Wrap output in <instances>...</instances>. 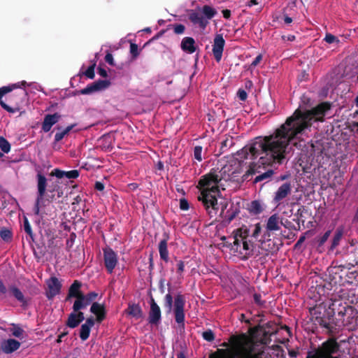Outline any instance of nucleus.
<instances>
[{
    "label": "nucleus",
    "instance_id": "f257e3e1",
    "mask_svg": "<svg viewBox=\"0 0 358 358\" xmlns=\"http://www.w3.org/2000/svg\"><path fill=\"white\" fill-rule=\"evenodd\" d=\"M331 107V103L324 101L310 110L302 111L296 109L273 134L266 136L264 138H258L252 150L266 152L270 162L275 159L282 162L285 149L287 148L290 142L311 127L313 122H324V117Z\"/></svg>",
    "mask_w": 358,
    "mask_h": 358
},
{
    "label": "nucleus",
    "instance_id": "f03ea898",
    "mask_svg": "<svg viewBox=\"0 0 358 358\" xmlns=\"http://www.w3.org/2000/svg\"><path fill=\"white\" fill-rule=\"evenodd\" d=\"M223 179L222 170L212 169L209 173L202 176L197 185L200 190L198 200L201 203L210 217L217 213L219 206L217 196H220V182Z\"/></svg>",
    "mask_w": 358,
    "mask_h": 358
},
{
    "label": "nucleus",
    "instance_id": "7ed1b4c3",
    "mask_svg": "<svg viewBox=\"0 0 358 358\" xmlns=\"http://www.w3.org/2000/svg\"><path fill=\"white\" fill-rule=\"evenodd\" d=\"M266 136L256 137L250 144L245 145L241 149L240 152H238V155H240L241 158L243 159H248L249 155L251 156L252 159L257 158L259 156L258 162L250 164L249 169L243 176L245 179H247L248 176L258 173L259 175L257 176L253 180L254 183H257L263 180L269 181L274 174V171L269 169L265 172L262 173V169H264L265 166H271L273 164H282L286 158L287 148L285 149V152L283 154L284 158L282 159V162H278L275 159L274 161L270 162L268 160V156L266 155V152L259 150H253L252 148L255 146V143L258 141V138H264Z\"/></svg>",
    "mask_w": 358,
    "mask_h": 358
},
{
    "label": "nucleus",
    "instance_id": "20e7f679",
    "mask_svg": "<svg viewBox=\"0 0 358 358\" xmlns=\"http://www.w3.org/2000/svg\"><path fill=\"white\" fill-rule=\"evenodd\" d=\"M339 303V299H331L328 308L320 304L309 309L310 320L322 332L334 336L341 331L342 322L335 317Z\"/></svg>",
    "mask_w": 358,
    "mask_h": 358
},
{
    "label": "nucleus",
    "instance_id": "39448f33",
    "mask_svg": "<svg viewBox=\"0 0 358 358\" xmlns=\"http://www.w3.org/2000/svg\"><path fill=\"white\" fill-rule=\"evenodd\" d=\"M271 334L266 331L263 326L257 325L254 327L250 328L248 334L242 333L238 335H232L229 337V343L231 346L234 347V343H237L235 338L241 339L240 343H247L249 346L252 345V348H257L262 350L264 356V358H268V355L265 352V345L271 342Z\"/></svg>",
    "mask_w": 358,
    "mask_h": 358
},
{
    "label": "nucleus",
    "instance_id": "423d86ee",
    "mask_svg": "<svg viewBox=\"0 0 358 358\" xmlns=\"http://www.w3.org/2000/svg\"><path fill=\"white\" fill-rule=\"evenodd\" d=\"M237 343L231 346L229 349L218 348L215 352L209 355V358H264L262 350L257 348H252V345L248 343H240L241 339L235 338Z\"/></svg>",
    "mask_w": 358,
    "mask_h": 358
},
{
    "label": "nucleus",
    "instance_id": "0eeeda50",
    "mask_svg": "<svg viewBox=\"0 0 358 358\" xmlns=\"http://www.w3.org/2000/svg\"><path fill=\"white\" fill-rule=\"evenodd\" d=\"M345 344V340L338 343L335 338H329L322 343L315 350L309 352L306 358H343L341 352V345Z\"/></svg>",
    "mask_w": 358,
    "mask_h": 358
},
{
    "label": "nucleus",
    "instance_id": "6e6552de",
    "mask_svg": "<svg viewBox=\"0 0 358 358\" xmlns=\"http://www.w3.org/2000/svg\"><path fill=\"white\" fill-rule=\"evenodd\" d=\"M27 85V82L22 80L21 82H18L17 83L11 84L7 86H3L0 87V106L7 112L10 113H14L20 110V105L22 103L24 98L27 96V91L23 89L20 93H18L16 96H12V101L13 103V107L10 106L7 103H6L2 98L3 96L12 92L15 89L22 88L24 87Z\"/></svg>",
    "mask_w": 358,
    "mask_h": 358
},
{
    "label": "nucleus",
    "instance_id": "1a4fd4ad",
    "mask_svg": "<svg viewBox=\"0 0 358 358\" xmlns=\"http://www.w3.org/2000/svg\"><path fill=\"white\" fill-rule=\"evenodd\" d=\"M339 306L337 307L338 320L342 322L341 330L345 327L349 331H353L358 327V311L353 306H349L346 302L339 299Z\"/></svg>",
    "mask_w": 358,
    "mask_h": 358
},
{
    "label": "nucleus",
    "instance_id": "9d476101",
    "mask_svg": "<svg viewBox=\"0 0 358 358\" xmlns=\"http://www.w3.org/2000/svg\"><path fill=\"white\" fill-rule=\"evenodd\" d=\"M0 296L2 299L14 298L24 310L29 306L31 300L30 298L24 296L22 291L17 285L11 284L6 286L1 279H0Z\"/></svg>",
    "mask_w": 358,
    "mask_h": 358
},
{
    "label": "nucleus",
    "instance_id": "9b49d317",
    "mask_svg": "<svg viewBox=\"0 0 358 358\" xmlns=\"http://www.w3.org/2000/svg\"><path fill=\"white\" fill-rule=\"evenodd\" d=\"M37 178V196L34 205V213L38 215L40 212V204L43 201L46 194L48 186L47 179L41 172L36 175Z\"/></svg>",
    "mask_w": 358,
    "mask_h": 358
},
{
    "label": "nucleus",
    "instance_id": "f8f14e48",
    "mask_svg": "<svg viewBox=\"0 0 358 358\" xmlns=\"http://www.w3.org/2000/svg\"><path fill=\"white\" fill-rule=\"evenodd\" d=\"M185 296L181 294H178L174 299L173 312L176 322L178 324H182V327L185 326Z\"/></svg>",
    "mask_w": 358,
    "mask_h": 358
},
{
    "label": "nucleus",
    "instance_id": "ddd939ff",
    "mask_svg": "<svg viewBox=\"0 0 358 358\" xmlns=\"http://www.w3.org/2000/svg\"><path fill=\"white\" fill-rule=\"evenodd\" d=\"M249 235V229L245 226H243L232 233V235L229 236V240L233 241L234 246L233 250L236 252L241 251L242 243L243 239H248Z\"/></svg>",
    "mask_w": 358,
    "mask_h": 358
},
{
    "label": "nucleus",
    "instance_id": "4468645a",
    "mask_svg": "<svg viewBox=\"0 0 358 358\" xmlns=\"http://www.w3.org/2000/svg\"><path fill=\"white\" fill-rule=\"evenodd\" d=\"M103 262L107 272L111 274L118 263L117 253L110 247L103 248Z\"/></svg>",
    "mask_w": 358,
    "mask_h": 358
},
{
    "label": "nucleus",
    "instance_id": "2eb2a0df",
    "mask_svg": "<svg viewBox=\"0 0 358 358\" xmlns=\"http://www.w3.org/2000/svg\"><path fill=\"white\" fill-rule=\"evenodd\" d=\"M150 306L148 322L151 325L158 326L162 319V313L159 306L152 296L150 297Z\"/></svg>",
    "mask_w": 358,
    "mask_h": 358
},
{
    "label": "nucleus",
    "instance_id": "dca6fc26",
    "mask_svg": "<svg viewBox=\"0 0 358 358\" xmlns=\"http://www.w3.org/2000/svg\"><path fill=\"white\" fill-rule=\"evenodd\" d=\"M46 284L48 289L45 292V296L49 300H51L60 293L62 285L55 276L49 278L46 281Z\"/></svg>",
    "mask_w": 358,
    "mask_h": 358
},
{
    "label": "nucleus",
    "instance_id": "f3484780",
    "mask_svg": "<svg viewBox=\"0 0 358 358\" xmlns=\"http://www.w3.org/2000/svg\"><path fill=\"white\" fill-rule=\"evenodd\" d=\"M110 85V82L106 80H99L91 84H89L86 87L80 90V94H90L96 92L101 91L108 88Z\"/></svg>",
    "mask_w": 358,
    "mask_h": 358
},
{
    "label": "nucleus",
    "instance_id": "a211bd4d",
    "mask_svg": "<svg viewBox=\"0 0 358 358\" xmlns=\"http://www.w3.org/2000/svg\"><path fill=\"white\" fill-rule=\"evenodd\" d=\"M225 41L222 34H216L213 45V53L217 62H220L224 50Z\"/></svg>",
    "mask_w": 358,
    "mask_h": 358
},
{
    "label": "nucleus",
    "instance_id": "6ab92c4d",
    "mask_svg": "<svg viewBox=\"0 0 358 358\" xmlns=\"http://www.w3.org/2000/svg\"><path fill=\"white\" fill-rule=\"evenodd\" d=\"M292 191L290 182H285L281 185L275 192L273 201L275 203H280L282 200L286 198Z\"/></svg>",
    "mask_w": 358,
    "mask_h": 358
},
{
    "label": "nucleus",
    "instance_id": "aec40b11",
    "mask_svg": "<svg viewBox=\"0 0 358 358\" xmlns=\"http://www.w3.org/2000/svg\"><path fill=\"white\" fill-rule=\"evenodd\" d=\"M61 117V115L58 113L45 115L42 123L41 129L45 133L50 131L52 127L59 122Z\"/></svg>",
    "mask_w": 358,
    "mask_h": 358
},
{
    "label": "nucleus",
    "instance_id": "412c9836",
    "mask_svg": "<svg viewBox=\"0 0 358 358\" xmlns=\"http://www.w3.org/2000/svg\"><path fill=\"white\" fill-rule=\"evenodd\" d=\"M188 18L194 24H198L200 28L204 29L208 24V21L205 17L194 10H190L188 14Z\"/></svg>",
    "mask_w": 358,
    "mask_h": 358
},
{
    "label": "nucleus",
    "instance_id": "4be33fe9",
    "mask_svg": "<svg viewBox=\"0 0 358 358\" xmlns=\"http://www.w3.org/2000/svg\"><path fill=\"white\" fill-rule=\"evenodd\" d=\"M20 343L13 338L4 340L1 343V349L6 354H10L18 350L20 347Z\"/></svg>",
    "mask_w": 358,
    "mask_h": 358
},
{
    "label": "nucleus",
    "instance_id": "5701e85b",
    "mask_svg": "<svg viewBox=\"0 0 358 358\" xmlns=\"http://www.w3.org/2000/svg\"><path fill=\"white\" fill-rule=\"evenodd\" d=\"M90 312L96 315V320L99 323L106 318V311L103 304L97 302L92 303Z\"/></svg>",
    "mask_w": 358,
    "mask_h": 358
},
{
    "label": "nucleus",
    "instance_id": "b1692460",
    "mask_svg": "<svg viewBox=\"0 0 358 358\" xmlns=\"http://www.w3.org/2000/svg\"><path fill=\"white\" fill-rule=\"evenodd\" d=\"M82 283L78 280H75L69 288L67 296L65 299L66 301H69L71 298H78L83 296L80 290Z\"/></svg>",
    "mask_w": 358,
    "mask_h": 358
},
{
    "label": "nucleus",
    "instance_id": "393cba45",
    "mask_svg": "<svg viewBox=\"0 0 358 358\" xmlns=\"http://www.w3.org/2000/svg\"><path fill=\"white\" fill-rule=\"evenodd\" d=\"M279 217L277 214H273L267 220L266 231L264 234V238L270 237V232L273 231H278L280 229L279 227Z\"/></svg>",
    "mask_w": 358,
    "mask_h": 358
},
{
    "label": "nucleus",
    "instance_id": "a878e982",
    "mask_svg": "<svg viewBox=\"0 0 358 358\" xmlns=\"http://www.w3.org/2000/svg\"><path fill=\"white\" fill-rule=\"evenodd\" d=\"M164 238L160 241L158 245V249L161 259L167 263L169 261V250L167 245V242L169 237V235L166 233L164 234Z\"/></svg>",
    "mask_w": 358,
    "mask_h": 358
},
{
    "label": "nucleus",
    "instance_id": "bb28decb",
    "mask_svg": "<svg viewBox=\"0 0 358 358\" xmlns=\"http://www.w3.org/2000/svg\"><path fill=\"white\" fill-rule=\"evenodd\" d=\"M124 311L127 315L136 320L141 319L143 316V310L138 303H129Z\"/></svg>",
    "mask_w": 358,
    "mask_h": 358
},
{
    "label": "nucleus",
    "instance_id": "cd10ccee",
    "mask_svg": "<svg viewBox=\"0 0 358 358\" xmlns=\"http://www.w3.org/2000/svg\"><path fill=\"white\" fill-rule=\"evenodd\" d=\"M181 49L189 54L196 51L195 40L192 37L186 36L182 38L180 44Z\"/></svg>",
    "mask_w": 358,
    "mask_h": 358
},
{
    "label": "nucleus",
    "instance_id": "c85d7f7f",
    "mask_svg": "<svg viewBox=\"0 0 358 358\" xmlns=\"http://www.w3.org/2000/svg\"><path fill=\"white\" fill-rule=\"evenodd\" d=\"M253 244L251 241H248L247 239H243L242 243L241 251H239V254L243 255L241 258L243 260L248 259L250 257H251L253 254Z\"/></svg>",
    "mask_w": 358,
    "mask_h": 358
},
{
    "label": "nucleus",
    "instance_id": "c756f323",
    "mask_svg": "<svg viewBox=\"0 0 358 358\" xmlns=\"http://www.w3.org/2000/svg\"><path fill=\"white\" fill-rule=\"evenodd\" d=\"M344 229L343 227H339L336 229L334 237L331 240V244L329 247V250L333 251L339 244L343 236Z\"/></svg>",
    "mask_w": 358,
    "mask_h": 358
},
{
    "label": "nucleus",
    "instance_id": "7c9ffc66",
    "mask_svg": "<svg viewBox=\"0 0 358 358\" xmlns=\"http://www.w3.org/2000/svg\"><path fill=\"white\" fill-rule=\"evenodd\" d=\"M48 192L50 194H48V200L52 201L55 199V194L54 192L57 193V196L61 197L62 194V192L60 190V187L59 185L58 181H53L51 182V184L49 185Z\"/></svg>",
    "mask_w": 358,
    "mask_h": 358
},
{
    "label": "nucleus",
    "instance_id": "2f4dec72",
    "mask_svg": "<svg viewBox=\"0 0 358 358\" xmlns=\"http://www.w3.org/2000/svg\"><path fill=\"white\" fill-rule=\"evenodd\" d=\"M0 237L5 243H10L13 237L12 230L5 227H1L0 229Z\"/></svg>",
    "mask_w": 358,
    "mask_h": 358
},
{
    "label": "nucleus",
    "instance_id": "473e14b6",
    "mask_svg": "<svg viewBox=\"0 0 358 358\" xmlns=\"http://www.w3.org/2000/svg\"><path fill=\"white\" fill-rule=\"evenodd\" d=\"M334 266L333 267L334 269L336 270L334 272L336 274L338 273V271H343V269H350L351 267L355 266V265L358 264L357 259H354L353 262L348 263V264H338V262H333Z\"/></svg>",
    "mask_w": 358,
    "mask_h": 358
},
{
    "label": "nucleus",
    "instance_id": "72a5a7b5",
    "mask_svg": "<svg viewBox=\"0 0 358 358\" xmlns=\"http://www.w3.org/2000/svg\"><path fill=\"white\" fill-rule=\"evenodd\" d=\"M201 12L205 19L208 21V20H211L217 14L216 10L208 5L203 6L201 8Z\"/></svg>",
    "mask_w": 358,
    "mask_h": 358
},
{
    "label": "nucleus",
    "instance_id": "f704fd0d",
    "mask_svg": "<svg viewBox=\"0 0 358 358\" xmlns=\"http://www.w3.org/2000/svg\"><path fill=\"white\" fill-rule=\"evenodd\" d=\"M248 210L254 215H258L263 211V208L259 201L254 200L250 203Z\"/></svg>",
    "mask_w": 358,
    "mask_h": 358
},
{
    "label": "nucleus",
    "instance_id": "c9c22d12",
    "mask_svg": "<svg viewBox=\"0 0 358 358\" xmlns=\"http://www.w3.org/2000/svg\"><path fill=\"white\" fill-rule=\"evenodd\" d=\"M80 324V322L76 317V313L73 312L69 314L68 319L66 322V325L69 328L74 329Z\"/></svg>",
    "mask_w": 358,
    "mask_h": 358
},
{
    "label": "nucleus",
    "instance_id": "e433bc0d",
    "mask_svg": "<svg viewBox=\"0 0 358 358\" xmlns=\"http://www.w3.org/2000/svg\"><path fill=\"white\" fill-rule=\"evenodd\" d=\"M87 306L84 301V299L83 296H80V297L76 298V301H74V303L73 305V312H78L82 309H84Z\"/></svg>",
    "mask_w": 358,
    "mask_h": 358
},
{
    "label": "nucleus",
    "instance_id": "4c0bfd02",
    "mask_svg": "<svg viewBox=\"0 0 358 358\" xmlns=\"http://www.w3.org/2000/svg\"><path fill=\"white\" fill-rule=\"evenodd\" d=\"M234 145V138L231 136L227 137L224 141L221 143L220 150L222 152H224L228 150L231 146Z\"/></svg>",
    "mask_w": 358,
    "mask_h": 358
},
{
    "label": "nucleus",
    "instance_id": "58836bf2",
    "mask_svg": "<svg viewBox=\"0 0 358 358\" xmlns=\"http://www.w3.org/2000/svg\"><path fill=\"white\" fill-rule=\"evenodd\" d=\"M238 213L239 210L236 208L235 210H228L225 213L224 221L227 224L231 223V222L236 217Z\"/></svg>",
    "mask_w": 358,
    "mask_h": 358
},
{
    "label": "nucleus",
    "instance_id": "ea45409f",
    "mask_svg": "<svg viewBox=\"0 0 358 358\" xmlns=\"http://www.w3.org/2000/svg\"><path fill=\"white\" fill-rule=\"evenodd\" d=\"M164 306L166 310V313L171 312L173 308V296L169 293L164 296Z\"/></svg>",
    "mask_w": 358,
    "mask_h": 358
},
{
    "label": "nucleus",
    "instance_id": "a19ab883",
    "mask_svg": "<svg viewBox=\"0 0 358 358\" xmlns=\"http://www.w3.org/2000/svg\"><path fill=\"white\" fill-rule=\"evenodd\" d=\"M91 329L87 325L82 324L80 329V338L83 341H86L90 334Z\"/></svg>",
    "mask_w": 358,
    "mask_h": 358
},
{
    "label": "nucleus",
    "instance_id": "79ce46f5",
    "mask_svg": "<svg viewBox=\"0 0 358 358\" xmlns=\"http://www.w3.org/2000/svg\"><path fill=\"white\" fill-rule=\"evenodd\" d=\"M97 296L98 294L95 292H90L87 294H84L83 293V297L87 306H89L92 301H94Z\"/></svg>",
    "mask_w": 358,
    "mask_h": 358
},
{
    "label": "nucleus",
    "instance_id": "37998d69",
    "mask_svg": "<svg viewBox=\"0 0 358 358\" xmlns=\"http://www.w3.org/2000/svg\"><path fill=\"white\" fill-rule=\"evenodd\" d=\"M0 149L4 153H8L10 150V143L3 137L0 136Z\"/></svg>",
    "mask_w": 358,
    "mask_h": 358
},
{
    "label": "nucleus",
    "instance_id": "c03bdc74",
    "mask_svg": "<svg viewBox=\"0 0 358 358\" xmlns=\"http://www.w3.org/2000/svg\"><path fill=\"white\" fill-rule=\"evenodd\" d=\"M331 230H328L322 236L317 238V243L318 247H321L324 244V243L328 240L331 234Z\"/></svg>",
    "mask_w": 358,
    "mask_h": 358
},
{
    "label": "nucleus",
    "instance_id": "a18cd8bd",
    "mask_svg": "<svg viewBox=\"0 0 358 358\" xmlns=\"http://www.w3.org/2000/svg\"><path fill=\"white\" fill-rule=\"evenodd\" d=\"M203 148L201 145H196L194 148V157L199 162H201L203 158L201 156Z\"/></svg>",
    "mask_w": 358,
    "mask_h": 358
},
{
    "label": "nucleus",
    "instance_id": "49530a36",
    "mask_svg": "<svg viewBox=\"0 0 358 358\" xmlns=\"http://www.w3.org/2000/svg\"><path fill=\"white\" fill-rule=\"evenodd\" d=\"M130 53L133 59H136L140 54V50L137 44L131 43L130 44Z\"/></svg>",
    "mask_w": 358,
    "mask_h": 358
},
{
    "label": "nucleus",
    "instance_id": "de8ad7c7",
    "mask_svg": "<svg viewBox=\"0 0 358 358\" xmlns=\"http://www.w3.org/2000/svg\"><path fill=\"white\" fill-rule=\"evenodd\" d=\"M96 66V63H93L92 65H90L87 70L85 71L84 74L86 77H87L90 79H93L95 76L94 74V69Z\"/></svg>",
    "mask_w": 358,
    "mask_h": 358
},
{
    "label": "nucleus",
    "instance_id": "09e8293b",
    "mask_svg": "<svg viewBox=\"0 0 358 358\" xmlns=\"http://www.w3.org/2000/svg\"><path fill=\"white\" fill-rule=\"evenodd\" d=\"M202 336L204 340L208 342H211L215 339V334L210 329L203 331L202 334Z\"/></svg>",
    "mask_w": 358,
    "mask_h": 358
},
{
    "label": "nucleus",
    "instance_id": "8fccbe9b",
    "mask_svg": "<svg viewBox=\"0 0 358 358\" xmlns=\"http://www.w3.org/2000/svg\"><path fill=\"white\" fill-rule=\"evenodd\" d=\"M79 176V171L78 170H71L69 171H64V178L68 179H76Z\"/></svg>",
    "mask_w": 358,
    "mask_h": 358
},
{
    "label": "nucleus",
    "instance_id": "3c124183",
    "mask_svg": "<svg viewBox=\"0 0 358 358\" xmlns=\"http://www.w3.org/2000/svg\"><path fill=\"white\" fill-rule=\"evenodd\" d=\"M24 230L31 238L33 237L31 227L27 218L24 220Z\"/></svg>",
    "mask_w": 358,
    "mask_h": 358
},
{
    "label": "nucleus",
    "instance_id": "603ef678",
    "mask_svg": "<svg viewBox=\"0 0 358 358\" xmlns=\"http://www.w3.org/2000/svg\"><path fill=\"white\" fill-rule=\"evenodd\" d=\"M324 40L331 44V43H339V40L338 38H336L335 36H334L333 34H327Z\"/></svg>",
    "mask_w": 358,
    "mask_h": 358
},
{
    "label": "nucleus",
    "instance_id": "864d4df0",
    "mask_svg": "<svg viewBox=\"0 0 358 358\" xmlns=\"http://www.w3.org/2000/svg\"><path fill=\"white\" fill-rule=\"evenodd\" d=\"M253 299L255 303L259 306H264L266 303L265 301L262 300V296L259 293H255L253 294Z\"/></svg>",
    "mask_w": 358,
    "mask_h": 358
},
{
    "label": "nucleus",
    "instance_id": "5fc2aeb1",
    "mask_svg": "<svg viewBox=\"0 0 358 358\" xmlns=\"http://www.w3.org/2000/svg\"><path fill=\"white\" fill-rule=\"evenodd\" d=\"M172 26L173 27L174 33L176 34H182L185 30V27L182 24H176Z\"/></svg>",
    "mask_w": 358,
    "mask_h": 358
},
{
    "label": "nucleus",
    "instance_id": "6e6d98bb",
    "mask_svg": "<svg viewBox=\"0 0 358 358\" xmlns=\"http://www.w3.org/2000/svg\"><path fill=\"white\" fill-rule=\"evenodd\" d=\"M50 176H55L59 179H62L64 178V171L60 170L59 169H55L50 173Z\"/></svg>",
    "mask_w": 358,
    "mask_h": 358
},
{
    "label": "nucleus",
    "instance_id": "4d7b16f0",
    "mask_svg": "<svg viewBox=\"0 0 358 358\" xmlns=\"http://www.w3.org/2000/svg\"><path fill=\"white\" fill-rule=\"evenodd\" d=\"M177 268L176 272L180 275H182V273L185 271V263L182 260H177V264H176Z\"/></svg>",
    "mask_w": 358,
    "mask_h": 358
},
{
    "label": "nucleus",
    "instance_id": "13d9d810",
    "mask_svg": "<svg viewBox=\"0 0 358 358\" xmlns=\"http://www.w3.org/2000/svg\"><path fill=\"white\" fill-rule=\"evenodd\" d=\"M261 231H262V227H261L260 223H257L256 224H255V229L252 231V237H253L254 238H257L259 234L261 233Z\"/></svg>",
    "mask_w": 358,
    "mask_h": 358
},
{
    "label": "nucleus",
    "instance_id": "bf43d9fd",
    "mask_svg": "<svg viewBox=\"0 0 358 358\" xmlns=\"http://www.w3.org/2000/svg\"><path fill=\"white\" fill-rule=\"evenodd\" d=\"M237 96L241 101H244L247 99L248 94L244 90L239 89L237 92Z\"/></svg>",
    "mask_w": 358,
    "mask_h": 358
},
{
    "label": "nucleus",
    "instance_id": "052dcab7",
    "mask_svg": "<svg viewBox=\"0 0 358 358\" xmlns=\"http://www.w3.org/2000/svg\"><path fill=\"white\" fill-rule=\"evenodd\" d=\"M189 208V203L187 199H181L180 200V208L182 210H187Z\"/></svg>",
    "mask_w": 358,
    "mask_h": 358
},
{
    "label": "nucleus",
    "instance_id": "680f3d73",
    "mask_svg": "<svg viewBox=\"0 0 358 358\" xmlns=\"http://www.w3.org/2000/svg\"><path fill=\"white\" fill-rule=\"evenodd\" d=\"M221 240L224 241V244L225 246L230 248V250H233V246H234L233 241L229 240V237L227 238L225 236L222 237Z\"/></svg>",
    "mask_w": 358,
    "mask_h": 358
},
{
    "label": "nucleus",
    "instance_id": "e2e57ef3",
    "mask_svg": "<svg viewBox=\"0 0 358 358\" xmlns=\"http://www.w3.org/2000/svg\"><path fill=\"white\" fill-rule=\"evenodd\" d=\"M105 61L111 66H115L113 57L111 53L108 52L105 56Z\"/></svg>",
    "mask_w": 358,
    "mask_h": 358
},
{
    "label": "nucleus",
    "instance_id": "0e129e2a",
    "mask_svg": "<svg viewBox=\"0 0 358 358\" xmlns=\"http://www.w3.org/2000/svg\"><path fill=\"white\" fill-rule=\"evenodd\" d=\"M95 320L92 317L87 318L83 325H87L89 328H92L94 325Z\"/></svg>",
    "mask_w": 358,
    "mask_h": 358
},
{
    "label": "nucleus",
    "instance_id": "69168bd1",
    "mask_svg": "<svg viewBox=\"0 0 358 358\" xmlns=\"http://www.w3.org/2000/svg\"><path fill=\"white\" fill-rule=\"evenodd\" d=\"M23 333V329L20 327L15 328L12 332V334L17 338H20Z\"/></svg>",
    "mask_w": 358,
    "mask_h": 358
},
{
    "label": "nucleus",
    "instance_id": "338daca9",
    "mask_svg": "<svg viewBox=\"0 0 358 358\" xmlns=\"http://www.w3.org/2000/svg\"><path fill=\"white\" fill-rule=\"evenodd\" d=\"M66 135L64 134V131H61V132H57L55 135V142H59L60 141H62L63 139V138Z\"/></svg>",
    "mask_w": 358,
    "mask_h": 358
},
{
    "label": "nucleus",
    "instance_id": "774afa93",
    "mask_svg": "<svg viewBox=\"0 0 358 358\" xmlns=\"http://www.w3.org/2000/svg\"><path fill=\"white\" fill-rule=\"evenodd\" d=\"M281 224L287 229H295L294 225L293 223L288 220H286L284 222H281Z\"/></svg>",
    "mask_w": 358,
    "mask_h": 358
}]
</instances>
